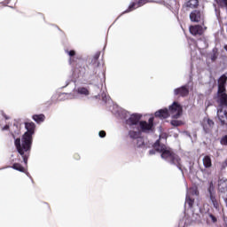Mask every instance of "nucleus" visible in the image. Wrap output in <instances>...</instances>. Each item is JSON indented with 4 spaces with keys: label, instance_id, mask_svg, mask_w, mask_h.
<instances>
[{
    "label": "nucleus",
    "instance_id": "obj_33",
    "mask_svg": "<svg viewBox=\"0 0 227 227\" xmlns=\"http://www.w3.org/2000/svg\"><path fill=\"white\" fill-rule=\"evenodd\" d=\"M2 115L4 116V118H5V120H10V117L6 115L4 113H3Z\"/></svg>",
    "mask_w": 227,
    "mask_h": 227
},
{
    "label": "nucleus",
    "instance_id": "obj_13",
    "mask_svg": "<svg viewBox=\"0 0 227 227\" xmlns=\"http://www.w3.org/2000/svg\"><path fill=\"white\" fill-rule=\"evenodd\" d=\"M146 3H148V0H138L137 3H131L126 11V13H129V12H134L136 8H141V6H144V4H146Z\"/></svg>",
    "mask_w": 227,
    "mask_h": 227
},
{
    "label": "nucleus",
    "instance_id": "obj_17",
    "mask_svg": "<svg viewBox=\"0 0 227 227\" xmlns=\"http://www.w3.org/2000/svg\"><path fill=\"white\" fill-rule=\"evenodd\" d=\"M32 119L34 120V121H35L36 123H43V121H45V115L43 114H34L32 116Z\"/></svg>",
    "mask_w": 227,
    "mask_h": 227
},
{
    "label": "nucleus",
    "instance_id": "obj_32",
    "mask_svg": "<svg viewBox=\"0 0 227 227\" xmlns=\"http://www.w3.org/2000/svg\"><path fill=\"white\" fill-rule=\"evenodd\" d=\"M2 130H10V125L6 124L4 127L2 128Z\"/></svg>",
    "mask_w": 227,
    "mask_h": 227
},
{
    "label": "nucleus",
    "instance_id": "obj_7",
    "mask_svg": "<svg viewBox=\"0 0 227 227\" xmlns=\"http://www.w3.org/2000/svg\"><path fill=\"white\" fill-rule=\"evenodd\" d=\"M139 128L141 132H149L153 129V117L149 118L148 122L146 121H141L139 122Z\"/></svg>",
    "mask_w": 227,
    "mask_h": 227
},
{
    "label": "nucleus",
    "instance_id": "obj_35",
    "mask_svg": "<svg viewBox=\"0 0 227 227\" xmlns=\"http://www.w3.org/2000/svg\"><path fill=\"white\" fill-rule=\"evenodd\" d=\"M225 51H227V44L224 46Z\"/></svg>",
    "mask_w": 227,
    "mask_h": 227
},
{
    "label": "nucleus",
    "instance_id": "obj_20",
    "mask_svg": "<svg viewBox=\"0 0 227 227\" xmlns=\"http://www.w3.org/2000/svg\"><path fill=\"white\" fill-rule=\"evenodd\" d=\"M137 130L138 131H134V130L129 131V136L131 139H137L138 137H141V131H139V128H137Z\"/></svg>",
    "mask_w": 227,
    "mask_h": 227
},
{
    "label": "nucleus",
    "instance_id": "obj_15",
    "mask_svg": "<svg viewBox=\"0 0 227 227\" xmlns=\"http://www.w3.org/2000/svg\"><path fill=\"white\" fill-rule=\"evenodd\" d=\"M203 166L206 169H210L212 168V158L210 155H206L202 159Z\"/></svg>",
    "mask_w": 227,
    "mask_h": 227
},
{
    "label": "nucleus",
    "instance_id": "obj_9",
    "mask_svg": "<svg viewBox=\"0 0 227 227\" xmlns=\"http://www.w3.org/2000/svg\"><path fill=\"white\" fill-rule=\"evenodd\" d=\"M141 121V115L139 114H133L126 120V125L129 127H134V125H138Z\"/></svg>",
    "mask_w": 227,
    "mask_h": 227
},
{
    "label": "nucleus",
    "instance_id": "obj_24",
    "mask_svg": "<svg viewBox=\"0 0 227 227\" xmlns=\"http://www.w3.org/2000/svg\"><path fill=\"white\" fill-rule=\"evenodd\" d=\"M207 223H217V216L214 215L212 213H208L207 218Z\"/></svg>",
    "mask_w": 227,
    "mask_h": 227
},
{
    "label": "nucleus",
    "instance_id": "obj_18",
    "mask_svg": "<svg viewBox=\"0 0 227 227\" xmlns=\"http://www.w3.org/2000/svg\"><path fill=\"white\" fill-rule=\"evenodd\" d=\"M206 123L207 124H203V129L206 133H208V132H210V129H212L214 127V121H212L210 119H207Z\"/></svg>",
    "mask_w": 227,
    "mask_h": 227
},
{
    "label": "nucleus",
    "instance_id": "obj_27",
    "mask_svg": "<svg viewBox=\"0 0 227 227\" xmlns=\"http://www.w3.org/2000/svg\"><path fill=\"white\" fill-rule=\"evenodd\" d=\"M98 58H100V51H98L97 53H95L93 59H92V63L94 65H96V67H98V63L97 61H98Z\"/></svg>",
    "mask_w": 227,
    "mask_h": 227
},
{
    "label": "nucleus",
    "instance_id": "obj_4",
    "mask_svg": "<svg viewBox=\"0 0 227 227\" xmlns=\"http://www.w3.org/2000/svg\"><path fill=\"white\" fill-rule=\"evenodd\" d=\"M207 192V200L209 205L215 207L216 212L221 214V210H223V204L221 203V198L217 196V193H215V187H214V183L211 182L209 184Z\"/></svg>",
    "mask_w": 227,
    "mask_h": 227
},
{
    "label": "nucleus",
    "instance_id": "obj_8",
    "mask_svg": "<svg viewBox=\"0 0 227 227\" xmlns=\"http://www.w3.org/2000/svg\"><path fill=\"white\" fill-rule=\"evenodd\" d=\"M207 27H203L201 25H192L189 27L191 35L193 36H201L205 33Z\"/></svg>",
    "mask_w": 227,
    "mask_h": 227
},
{
    "label": "nucleus",
    "instance_id": "obj_25",
    "mask_svg": "<svg viewBox=\"0 0 227 227\" xmlns=\"http://www.w3.org/2000/svg\"><path fill=\"white\" fill-rule=\"evenodd\" d=\"M223 93H226V85L218 83V95Z\"/></svg>",
    "mask_w": 227,
    "mask_h": 227
},
{
    "label": "nucleus",
    "instance_id": "obj_5",
    "mask_svg": "<svg viewBox=\"0 0 227 227\" xmlns=\"http://www.w3.org/2000/svg\"><path fill=\"white\" fill-rule=\"evenodd\" d=\"M218 98L220 106H218L217 116L221 121V125H225L227 120V111L224 110L223 107H227V94H218Z\"/></svg>",
    "mask_w": 227,
    "mask_h": 227
},
{
    "label": "nucleus",
    "instance_id": "obj_28",
    "mask_svg": "<svg viewBox=\"0 0 227 227\" xmlns=\"http://www.w3.org/2000/svg\"><path fill=\"white\" fill-rule=\"evenodd\" d=\"M226 81H227V77L225 74H223L219 80H218V84H225L226 85Z\"/></svg>",
    "mask_w": 227,
    "mask_h": 227
},
{
    "label": "nucleus",
    "instance_id": "obj_12",
    "mask_svg": "<svg viewBox=\"0 0 227 227\" xmlns=\"http://www.w3.org/2000/svg\"><path fill=\"white\" fill-rule=\"evenodd\" d=\"M174 94L179 97H187L189 95V86L184 85L174 90Z\"/></svg>",
    "mask_w": 227,
    "mask_h": 227
},
{
    "label": "nucleus",
    "instance_id": "obj_14",
    "mask_svg": "<svg viewBox=\"0 0 227 227\" xmlns=\"http://www.w3.org/2000/svg\"><path fill=\"white\" fill-rule=\"evenodd\" d=\"M218 191L219 192H222L224 194V192H227V179L226 178H222L219 179L218 181Z\"/></svg>",
    "mask_w": 227,
    "mask_h": 227
},
{
    "label": "nucleus",
    "instance_id": "obj_34",
    "mask_svg": "<svg viewBox=\"0 0 227 227\" xmlns=\"http://www.w3.org/2000/svg\"><path fill=\"white\" fill-rule=\"evenodd\" d=\"M11 136H12V139H15V140L17 139L15 137V134H13V132L11 133Z\"/></svg>",
    "mask_w": 227,
    "mask_h": 227
},
{
    "label": "nucleus",
    "instance_id": "obj_11",
    "mask_svg": "<svg viewBox=\"0 0 227 227\" xmlns=\"http://www.w3.org/2000/svg\"><path fill=\"white\" fill-rule=\"evenodd\" d=\"M200 6V0H189L183 5V8H185L186 12L190 10H196Z\"/></svg>",
    "mask_w": 227,
    "mask_h": 227
},
{
    "label": "nucleus",
    "instance_id": "obj_26",
    "mask_svg": "<svg viewBox=\"0 0 227 227\" xmlns=\"http://www.w3.org/2000/svg\"><path fill=\"white\" fill-rule=\"evenodd\" d=\"M170 124L172 125V127H181V125H184V121L178 120H172L170 121Z\"/></svg>",
    "mask_w": 227,
    "mask_h": 227
},
{
    "label": "nucleus",
    "instance_id": "obj_22",
    "mask_svg": "<svg viewBox=\"0 0 227 227\" xmlns=\"http://www.w3.org/2000/svg\"><path fill=\"white\" fill-rule=\"evenodd\" d=\"M137 147L146 148V144H145V138L143 137L137 138Z\"/></svg>",
    "mask_w": 227,
    "mask_h": 227
},
{
    "label": "nucleus",
    "instance_id": "obj_36",
    "mask_svg": "<svg viewBox=\"0 0 227 227\" xmlns=\"http://www.w3.org/2000/svg\"><path fill=\"white\" fill-rule=\"evenodd\" d=\"M203 173H207V169L202 170Z\"/></svg>",
    "mask_w": 227,
    "mask_h": 227
},
{
    "label": "nucleus",
    "instance_id": "obj_6",
    "mask_svg": "<svg viewBox=\"0 0 227 227\" xmlns=\"http://www.w3.org/2000/svg\"><path fill=\"white\" fill-rule=\"evenodd\" d=\"M68 55L70 56L69 64L73 67H79V75H84L86 74V67H84V60L82 57H74L75 56V51L71 50L67 51Z\"/></svg>",
    "mask_w": 227,
    "mask_h": 227
},
{
    "label": "nucleus",
    "instance_id": "obj_19",
    "mask_svg": "<svg viewBox=\"0 0 227 227\" xmlns=\"http://www.w3.org/2000/svg\"><path fill=\"white\" fill-rule=\"evenodd\" d=\"M186 196H190L191 198H192V196H200V191H198V187H191L188 190Z\"/></svg>",
    "mask_w": 227,
    "mask_h": 227
},
{
    "label": "nucleus",
    "instance_id": "obj_30",
    "mask_svg": "<svg viewBox=\"0 0 227 227\" xmlns=\"http://www.w3.org/2000/svg\"><path fill=\"white\" fill-rule=\"evenodd\" d=\"M106 133L105 130L99 131V137H106Z\"/></svg>",
    "mask_w": 227,
    "mask_h": 227
},
{
    "label": "nucleus",
    "instance_id": "obj_29",
    "mask_svg": "<svg viewBox=\"0 0 227 227\" xmlns=\"http://www.w3.org/2000/svg\"><path fill=\"white\" fill-rule=\"evenodd\" d=\"M220 143H221V145H223V146H227V135L223 136L221 138Z\"/></svg>",
    "mask_w": 227,
    "mask_h": 227
},
{
    "label": "nucleus",
    "instance_id": "obj_31",
    "mask_svg": "<svg viewBox=\"0 0 227 227\" xmlns=\"http://www.w3.org/2000/svg\"><path fill=\"white\" fill-rule=\"evenodd\" d=\"M74 159H75V160H79V159H81V156L79 155V153H74Z\"/></svg>",
    "mask_w": 227,
    "mask_h": 227
},
{
    "label": "nucleus",
    "instance_id": "obj_16",
    "mask_svg": "<svg viewBox=\"0 0 227 227\" xmlns=\"http://www.w3.org/2000/svg\"><path fill=\"white\" fill-rule=\"evenodd\" d=\"M75 91L78 95H83V97H88L90 95V89L86 87H78Z\"/></svg>",
    "mask_w": 227,
    "mask_h": 227
},
{
    "label": "nucleus",
    "instance_id": "obj_23",
    "mask_svg": "<svg viewBox=\"0 0 227 227\" xmlns=\"http://www.w3.org/2000/svg\"><path fill=\"white\" fill-rule=\"evenodd\" d=\"M185 203L190 208H192L194 207V198L191 197V195H186Z\"/></svg>",
    "mask_w": 227,
    "mask_h": 227
},
{
    "label": "nucleus",
    "instance_id": "obj_37",
    "mask_svg": "<svg viewBox=\"0 0 227 227\" xmlns=\"http://www.w3.org/2000/svg\"><path fill=\"white\" fill-rule=\"evenodd\" d=\"M224 125H227V120L225 119V124Z\"/></svg>",
    "mask_w": 227,
    "mask_h": 227
},
{
    "label": "nucleus",
    "instance_id": "obj_3",
    "mask_svg": "<svg viewBox=\"0 0 227 227\" xmlns=\"http://www.w3.org/2000/svg\"><path fill=\"white\" fill-rule=\"evenodd\" d=\"M183 108L180 104L177 102H174L172 106H169L168 110V108L160 109L157 112H155L154 116L155 118H160L163 120H166V118H174L175 120H177V118H180L182 116Z\"/></svg>",
    "mask_w": 227,
    "mask_h": 227
},
{
    "label": "nucleus",
    "instance_id": "obj_21",
    "mask_svg": "<svg viewBox=\"0 0 227 227\" xmlns=\"http://www.w3.org/2000/svg\"><path fill=\"white\" fill-rule=\"evenodd\" d=\"M12 169H15L16 171H20V173H26V168L20 165V163H14L12 166Z\"/></svg>",
    "mask_w": 227,
    "mask_h": 227
},
{
    "label": "nucleus",
    "instance_id": "obj_1",
    "mask_svg": "<svg viewBox=\"0 0 227 227\" xmlns=\"http://www.w3.org/2000/svg\"><path fill=\"white\" fill-rule=\"evenodd\" d=\"M26 132L20 137L14 140V145L18 153L22 157L24 164H27L29 155H31V147L33 146V136L36 130V124L33 121L25 122Z\"/></svg>",
    "mask_w": 227,
    "mask_h": 227
},
{
    "label": "nucleus",
    "instance_id": "obj_2",
    "mask_svg": "<svg viewBox=\"0 0 227 227\" xmlns=\"http://www.w3.org/2000/svg\"><path fill=\"white\" fill-rule=\"evenodd\" d=\"M153 148L149 151V155H155V152H159L160 154L161 159L165 160H168L170 164L176 166L178 169H182V159L178 154L175 153L173 149L170 147L166 146L164 144H160V140H157L154 145Z\"/></svg>",
    "mask_w": 227,
    "mask_h": 227
},
{
    "label": "nucleus",
    "instance_id": "obj_10",
    "mask_svg": "<svg viewBox=\"0 0 227 227\" xmlns=\"http://www.w3.org/2000/svg\"><path fill=\"white\" fill-rule=\"evenodd\" d=\"M192 22H201L203 20V12L200 10H194L190 13Z\"/></svg>",
    "mask_w": 227,
    "mask_h": 227
}]
</instances>
